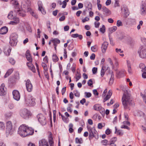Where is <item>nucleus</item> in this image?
I'll list each match as a JSON object with an SVG mask.
<instances>
[{"mask_svg": "<svg viewBox=\"0 0 146 146\" xmlns=\"http://www.w3.org/2000/svg\"><path fill=\"white\" fill-rule=\"evenodd\" d=\"M122 102L124 108L130 110V107L132 105V100L127 93H124L122 98Z\"/></svg>", "mask_w": 146, "mask_h": 146, "instance_id": "nucleus-1", "label": "nucleus"}, {"mask_svg": "<svg viewBox=\"0 0 146 146\" xmlns=\"http://www.w3.org/2000/svg\"><path fill=\"white\" fill-rule=\"evenodd\" d=\"M13 124L10 121L7 122L6 123V135H11L13 133L14 129L13 128Z\"/></svg>", "mask_w": 146, "mask_h": 146, "instance_id": "nucleus-2", "label": "nucleus"}, {"mask_svg": "<svg viewBox=\"0 0 146 146\" xmlns=\"http://www.w3.org/2000/svg\"><path fill=\"white\" fill-rule=\"evenodd\" d=\"M27 126L25 125H21L19 128L18 133L21 136L24 137L27 136L26 130Z\"/></svg>", "mask_w": 146, "mask_h": 146, "instance_id": "nucleus-3", "label": "nucleus"}, {"mask_svg": "<svg viewBox=\"0 0 146 146\" xmlns=\"http://www.w3.org/2000/svg\"><path fill=\"white\" fill-rule=\"evenodd\" d=\"M20 114L23 118L27 119L31 115V112L27 109H24L20 111Z\"/></svg>", "mask_w": 146, "mask_h": 146, "instance_id": "nucleus-4", "label": "nucleus"}, {"mask_svg": "<svg viewBox=\"0 0 146 146\" xmlns=\"http://www.w3.org/2000/svg\"><path fill=\"white\" fill-rule=\"evenodd\" d=\"M35 99L31 95H29L25 98V103L28 105L33 106L35 104Z\"/></svg>", "mask_w": 146, "mask_h": 146, "instance_id": "nucleus-5", "label": "nucleus"}, {"mask_svg": "<svg viewBox=\"0 0 146 146\" xmlns=\"http://www.w3.org/2000/svg\"><path fill=\"white\" fill-rule=\"evenodd\" d=\"M7 17L10 19H13V21H11L10 23L12 25H15L18 23L19 22V19L13 15V12H10L8 14Z\"/></svg>", "mask_w": 146, "mask_h": 146, "instance_id": "nucleus-6", "label": "nucleus"}, {"mask_svg": "<svg viewBox=\"0 0 146 146\" xmlns=\"http://www.w3.org/2000/svg\"><path fill=\"white\" fill-rule=\"evenodd\" d=\"M140 57L142 58H146V46H141L138 51Z\"/></svg>", "mask_w": 146, "mask_h": 146, "instance_id": "nucleus-7", "label": "nucleus"}, {"mask_svg": "<svg viewBox=\"0 0 146 146\" xmlns=\"http://www.w3.org/2000/svg\"><path fill=\"white\" fill-rule=\"evenodd\" d=\"M37 117L38 121L42 125H44L46 124V118L43 114H39L37 115Z\"/></svg>", "mask_w": 146, "mask_h": 146, "instance_id": "nucleus-8", "label": "nucleus"}, {"mask_svg": "<svg viewBox=\"0 0 146 146\" xmlns=\"http://www.w3.org/2000/svg\"><path fill=\"white\" fill-rule=\"evenodd\" d=\"M7 89L5 87L4 83H2L0 86V96H3L6 95L7 93Z\"/></svg>", "mask_w": 146, "mask_h": 146, "instance_id": "nucleus-9", "label": "nucleus"}, {"mask_svg": "<svg viewBox=\"0 0 146 146\" xmlns=\"http://www.w3.org/2000/svg\"><path fill=\"white\" fill-rule=\"evenodd\" d=\"M26 86L27 90L29 92H31L33 89V86L29 80H27L26 82Z\"/></svg>", "mask_w": 146, "mask_h": 146, "instance_id": "nucleus-10", "label": "nucleus"}, {"mask_svg": "<svg viewBox=\"0 0 146 146\" xmlns=\"http://www.w3.org/2000/svg\"><path fill=\"white\" fill-rule=\"evenodd\" d=\"M13 98L16 100L18 101L20 99V96L19 92L17 90H14L13 92Z\"/></svg>", "mask_w": 146, "mask_h": 146, "instance_id": "nucleus-11", "label": "nucleus"}, {"mask_svg": "<svg viewBox=\"0 0 146 146\" xmlns=\"http://www.w3.org/2000/svg\"><path fill=\"white\" fill-rule=\"evenodd\" d=\"M89 133V137L90 138H92L94 136V134L96 133V131L94 128H91L88 130Z\"/></svg>", "mask_w": 146, "mask_h": 146, "instance_id": "nucleus-12", "label": "nucleus"}, {"mask_svg": "<svg viewBox=\"0 0 146 146\" xmlns=\"http://www.w3.org/2000/svg\"><path fill=\"white\" fill-rule=\"evenodd\" d=\"M108 43L107 42H104L103 43L102 46V50L103 53H105L108 46Z\"/></svg>", "mask_w": 146, "mask_h": 146, "instance_id": "nucleus-13", "label": "nucleus"}, {"mask_svg": "<svg viewBox=\"0 0 146 146\" xmlns=\"http://www.w3.org/2000/svg\"><path fill=\"white\" fill-rule=\"evenodd\" d=\"M125 73V71L124 69L117 71L116 72L117 76L118 78H120L124 76Z\"/></svg>", "mask_w": 146, "mask_h": 146, "instance_id": "nucleus-14", "label": "nucleus"}, {"mask_svg": "<svg viewBox=\"0 0 146 146\" xmlns=\"http://www.w3.org/2000/svg\"><path fill=\"white\" fill-rule=\"evenodd\" d=\"M122 12L124 14V16L127 17L129 15V12L127 8L126 7H123L121 9Z\"/></svg>", "mask_w": 146, "mask_h": 146, "instance_id": "nucleus-15", "label": "nucleus"}, {"mask_svg": "<svg viewBox=\"0 0 146 146\" xmlns=\"http://www.w3.org/2000/svg\"><path fill=\"white\" fill-rule=\"evenodd\" d=\"M32 62H29L27 63V65L29 68L33 72H35V69L34 66L32 63Z\"/></svg>", "mask_w": 146, "mask_h": 146, "instance_id": "nucleus-16", "label": "nucleus"}, {"mask_svg": "<svg viewBox=\"0 0 146 146\" xmlns=\"http://www.w3.org/2000/svg\"><path fill=\"white\" fill-rule=\"evenodd\" d=\"M102 10L104 14L109 15L111 14V11L105 7H103L102 8Z\"/></svg>", "mask_w": 146, "mask_h": 146, "instance_id": "nucleus-17", "label": "nucleus"}, {"mask_svg": "<svg viewBox=\"0 0 146 146\" xmlns=\"http://www.w3.org/2000/svg\"><path fill=\"white\" fill-rule=\"evenodd\" d=\"M39 146H49L47 141L44 139H42L39 141Z\"/></svg>", "mask_w": 146, "mask_h": 146, "instance_id": "nucleus-18", "label": "nucleus"}, {"mask_svg": "<svg viewBox=\"0 0 146 146\" xmlns=\"http://www.w3.org/2000/svg\"><path fill=\"white\" fill-rule=\"evenodd\" d=\"M15 11L17 12V14L23 17L25 15V12L24 11L22 10H19L18 8H16Z\"/></svg>", "mask_w": 146, "mask_h": 146, "instance_id": "nucleus-19", "label": "nucleus"}, {"mask_svg": "<svg viewBox=\"0 0 146 146\" xmlns=\"http://www.w3.org/2000/svg\"><path fill=\"white\" fill-rule=\"evenodd\" d=\"M27 136L28 135H31L34 133V130L31 127H29L27 126L26 130Z\"/></svg>", "mask_w": 146, "mask_h": 146, "instance_id": "nucleus-20", "label": "nucleus"}, {"mask_svg": "<svg viewBox=\"0 0 146 146\" xmlns=\"http://www.w3.org/2000/svg\"><path fill=\"white\" fill-rule=\"evenodd\" d=\"M112 94V91L111 90H109L108 93V94L106 97L103 100V102H105L107 100L109 99Z\"/></svg>", "mask_w": 146, "mask_h": 146, "instance_id": "nucleus-21", "label": "nucleus"}, {"mask_svg": "<svg viewBox=\"0 0 146 146\" xmlns=\"http://www.w3.org/2000/svg\"><path fill=\"white\" fill-rule=\"evenodd\" d=\"M108 68H109L108 67H107L106 66H102L101 71V76L102 77H103L104 76L105 71L108 70Z\"/></svg>", "mask_w": 146, "mask_h": 146, "instance_id": "nucleus-22", "label": "nucleus"}, {"mask_svg": "<svg viewBox=\"0 0 146 146\" xmlns=\"http://www.w3.org/2000/svg\"><path fill=\"white\" fill-rule=\"evenodd\" d=\"M26 56L27 60L29 62H32V59L30 54V53L29 51L27 50L26 52Z\"/></svg>", "mask_w": 146, "mask_h": 146, "instance_id": "nucleus-23", "label": "nucleus"}, {"mask_svg": "<svg viewBox=\"0 0 146 146\" xmlns=\"http://www.w3.org/2000/svg\"><path fill=\"white\" fill-rule=\"evenodd\" d=\"M8 28L6 27H3L0 29V34L1 35L5 34L7 32Z\"/></svg>", "mask_w": 146, "mask_h": 146, "instance_id": "nucleus-24", "label": "nucleus"}, {"mask_svg": "<svg viewBox=\"0 0 146 146\" xmlns=\"http://www.w3.org/2000/svg\"><path fill=\"white\" fill-rule=\"evenodd\" d=\"M127 66L128 72L129 74H131L132 73V71L131 67L130 62L129 60H127Z\"/></svg>", "mask_w": 146, "mask_h": 146, "instance_id": "nucleus-25", "label": "nucleus"}, {"mask_svg": "<svg viewBox=\"0 0 146 146\" xmlns=\"http://www.w3.org/2000/svg\"><path fill=\"white\" fill-rule=\"evenodd\" d=\"M141 11L142 15H145L146 14V4H143L141 7Z\"/></svg>", "mask_w": 146, "mask_h": 146, "instance_id": "nucleus-26", "label": "nucleus"}, {"mask_svg": "<svg viewBox=\"0 0 146 146\" xmlns=\"http://www.w3.org/2000/svg\"><path fill=\"white\" fill-rule=\"evenodd\" d=\"M11 3L14 5L15 7H16L15 9H17L18 8V6L19 5V3L16 0H11Z\"/></svg>", "mask_w": 146, "mask_h": 146, "instance_id": "nucleus-27", "label": "nucleus"}, {"mask_svg": "<svg viewBox=\"0 0 146 146\" xmlns=\"http://www.w3.org/2000/svg\"><path fill=\"white\" fill-rule=\"evenodd\" d=\"M51 41L53 43L54 45H57V44L60 43V41L57 38L53 39L51 40Z\"/></svg>", "mask_w": 146, "mask_h": 146, "instance_id": "nucleus-28", "label": "nucleus"}, {"mask_svg": "<svg viewBox=\"0 0 146 146\" xmlns=\"http://www.w3.org/2000/svg\"><path fill=\"white\" fill-rule=\"evenodd\" d=\"M18 38L17 35L15 33L12 34L10 36V39L15 41H17Z\"/></svg>", "mask_w": 146, "mask_h": 146, "instance_id": "nucleus-29", "label": "nucleus"}, {"mask_svg": "<svg viewBox=\"0 0 146 146\" xmlns=\"http://www.w3.org/2000/svg\"><path fill=\"white\" fill-rule=\"evenodd\" d=\"M13 71V69L12 68L9 69L7 72L6 74L4 76L5 78H7V76L10 75V74Z\"/></svg>", "mask_w": 146, "mask_h": 146, "instance_id": "nucleus-30", "label": "nucleus"}, {"mask_svg": "<svg viewBox=\"0 0 146 146\" xmlns=\"http://www.w3.org/2000/svg\"><path fill=\"white\" fill-rule=\"evenodd\" d=\"M12 112L10 111L8 112L5 114V117L7 119L9 118L12 116Z\"/></svg>", "mask_w": 146, "mask_h": 146, "instance_id": "nucleus-31", "label": "nucleus"}, {"mask_svg": "<svg viewBox=\"0 0 146 146\" xmlns=\"http://www.w3.org/2000/svg\"><path fill=\"white\" fill-rule=\"evenodd\" d=\"M102 106L100 104H96L94 105V108L95 110L98 111L102 108Z\"/></svg>", "mask_w": 146, "mask_h": 146, "instance_id": "nucleus-32", "label": "nucleus"}, {"mask_svg": "<svg viewBox=\"0 0 146 146\" xmlns=\"http://www.w3.org/2000/svg\"><path fill=\"white\" fill-rule=\"evenodd\" d=\"M75 142L76 143L81 144L83 142V140L82 138L76 137L75 139Z\"/></svg>", "mask_w": 146, "mask_h": 146, "instance_id": "nucleus-33", "label": "nucleus"}, {"mask_svg": "<svg viewBox=\"0 0 146 146\" xmlns=\"http://www.w3.org/2000/svg\"><path fill=\"white\" fill-rule=\"evenodd\" d=\"M117 29V27L116 26H114L110 28L109 29V31L110 33H111L115 32Z\"/></svg>", "mask_w": 146, "mask_h": 146, "instance_id": "nucleus-34", "label": "nucleus"}, {"mask_svg": "<svg viewBox=\"0 0 146 146\" xmlns=\"http://www.w3.org/2000/svg\"><path fill=\"white\" fill-rule=\"evenodd\" d=\"M28 11L30 12V13L35 18L37 17V15L36 14L34 13V12L30 8H28Z\"/></svg>", "mask_w": 146, "mask_h": 146, "instance_id": "nucleus-35", "label": "nucleus"}, {"mask_svg": "<svg viewBox=\"0 0 146 146\" xmlns=\"http://www.w3.org/2000/svg\"><path fill=\"white\" fill-rule=\"evenodd\" d=\"M17 41H15L10 39L9 43L11 46H14L17 44Z\"/></svg>", "mask_w": 146, "mask_h": 146, "instance_id": "nucleus-36", "label": "nucleus"}, {"mask_svg": "<svg viewBox=\"0 0 146 146\" xmlns=\"http://www.w3.org/2000/svg\"><path fill=\"white\" fill-rule=\"evenodd\" d=\"M38 10L40 11L43 15L46 14V11L42 6L40 7L39 5L38 6Z\"/></svg>", "mask_w": 146, "mask_h": 146, "instance_id": "nucleus-37", "label": "nucleus"}, {"mask_svg": "<svg viewBox=\"0 0 146 146\" xmlns=\"http://www.w3.org/2000/svg\"><path fill=\"white\" fill-rule=\"evenodd\" d=\"M11 48H9L8 49H7V50H4V52L5 54L7 56H9L10 55V52H11Z\"/></svg>", "mask_w": 146, "mask_h": 146, "instance_id": "nucleus-38", "label": "nucleus"}, {"mask_svg": "<svg viewBox=\"0 0 146 146\" xmlns=\"http://www.w3.org/2000/svg\"><path fill=\"white\" fill-rule=\"evenodd\" d=\"M52 60L54 62H56L58 61L59 59L56 55L54 54L52 56Z\"/></svg>", "mask_w": 146, "mask_h": 146, "instance_id": "nucleus-39", "label": "nucleus"}, {"mask_svg": "<svg viewBox=\"0 0 146 146\" xmlns=\"http://www.w3.org/2000/svg\"><path fill=\"white\" fill-rule=\"evenodd\" d=\"M69 1V0H64L62 2V7L63 8H64L66 7L67 5V3Z\"/></svg>", "mask_w": 146, "mask_h": 146, "instance_id": "nucleus-40", "label": "nucleus"}, {"mask_svg": "<svg viewBox=\"0 0 146 146\" xmlns=\"http://www.w3.org/2000/svg\"><path fill=\"white\" fill-rule=\"evenodd\" d=\"M98 50V47L97 46L95 45L94 46H92L91 47V50L93 52H96Z\"/></svg>", "mask_w": 146, "mask_h": 146, "instance_id": "nucleus-41", "label": "nucleus"}, {"mask_svg": "<svg viewBox=\"0 0 146 146\" xmlns=\"http://www.w3.org/2000/svg\"><path fill=\"white\" fill-rule=\"evenodd\" d=\"M101 143L103 145H107L109 144L108 141L106 139H104L102 141Z\"/></svg>", "mask_w": 146, "mask_h": 146, "instance_id": "nucleus-42", "label": "nucleus"}, {"mask_svg": "<svg viewBox=\"0 0 146 146\" xmlns=\"http://www.w3.org/2000/svg\"><path fill=\"white\" fill-rule=\"evenodd\" d=\"M4 123L3 122H0V130H3L5 129Z\"/></svg>", "mask_w": 146, "mask_h": 146, "instance_id": "nucleus-43", "label": "nucleus"}, {"mask_svg": "<svg viewBox=\"0 0 146 146\" xmlns=\"http://www.w3.org/2000/svg\"><path fill=\"white\" fill-rule=\"evenodd\" d=\"M117 138L116 137H114L112 138L110 140V143L111 144H114V143L116 141Z\"/></svg>", "mask_w": 146, "mask_h": 146, "instance_id": "nucleus-44", "label": "nucleus"}, {"mask_svg": "<svg viewBox=\"0 0 146 146\" xmlns=\"http://www.w3.org/2000/svg\"><path fill=\"white\" fill-rule=\"evenodd\" d=\"M42 66L45 71L47 70V66L45 63L42 62Z\"/></svg>", "mask_w": 146, "mask_h": 146, "instance_id": "nucleus-45", "label": "nucleus"}, {"mask_svg": "<svg viewBox=\"0 0 146 146\" xmlns=\"http://www.w3.org/2000/svg\"><path fill=\"white\" fill-rule=\"evenodd\" d=\"M74 93L75 96L78 97H79L80 96V93L77 90L74 91Z\"/></svg>", "mask_w": 146, "mask_h": 146, "instance_id": "nucleus-46", "label": "nucleus"}, {"mask_svg": "<svg viewBox=\"0 0 146 146\" xmlns=\"http://www.w3.org/2000/svg\"><path fill=\"white\" fill-rule=\"evenodd\" d=\"M105 27L104 25H103L102 27L100 29V30L102 33H104L105 32Z\"/></svg>", "mask_w": 146, "mask_h": 146, "instance_id": "nucleus-47", "label": "nucleus"}, {"mask_svg": "<svg viewBox=\"0 0 146 146\" xmlns=\"http://www.w3.org/2000/svg\"><path fill=\"white\" fill-rule=\"evenodd\" d=\"M101 114L102 115H104L105 114V109L103 108L102 107L101 109L98 110Z\"/></svg>", "mask_w": 146, "mask_h": 146, "instance_id": "nucleus-48", "label": "nucleus"}, {"mask_svg": "<svg viewBox=\"0 0 146 146\" xmlns=\"http://www.w3.org/2000/svg\"><path fill=\"white\" fill-rule=\"evenodd\" d=\"M116 25L117 26L119 27L123 25V24L121 21L120 20H118L117 22Z\"/></svg>", "mask_w": 146, "mask_h": 146, "instance_id": "nucleus-49", "label": "nucleus"}, {"mask_svg": "<svg viewBox=\"0 0 146 146\" xmlns=\"http://www.w3.org/2000/svg\"><path fill=\"white\" fill-rule=\"evenodd\" d=\"M48 140L50 146H53V138H49L48 139Z\"/></svg>", "mask_w": 146, "mask_h": 146, "instance_id": "nucleus-50", "label": "nucleus"}, {"mask_svg": "<svg viewBox=\"0 0 146 146\" xmlns=\"http://www.w3.org/2000/svg\"><path fill=\"white\" fill-rule=\"evenodd\" d=\"M9 62L12 65H14L15 62V60L12 58H10L9 60Z\"/></svg>", "mask_w": 146, "mask_h": 146, "instance_id": "nucleus-51", "label": "nucleus"}, {"mask_svg": "<svg viewBox=\"0 0 146 146\" xmlns=\"http://www.w3.org/2000/svg\"><path fill=\"white\" fill-rule=\"evenodd\" d=\"M115 51L118 53H123V52L121 49L118 48H116L115 49Z\"/></svg>", "mask_w": 146, "mask_h": 146, "instance_id": "nucleus-52", "label": "nucleus"}, {"mask_svg": "<svg viewBox=\"0 0 146 146\" xmlns=\"http://www.w3.org/2000/svg\"><path fill=\"white\" fill-rule=\"evenodd\" d=\"M88 86H91L93 84L92 80L91 79H90L88 82Z\"/></svg>", "mask_w": 146, "mask_h": 146, "instance_id": "nucleus-53", "label": "nucleus"}, {"mask_svg": "<svg viewBox=\"0 0 146 146\" xmlns=\"http://www.w3.org/2000/svg\"><path fill=\"white\" fill-rule=\"evenodd\" d=\"M84 94L86 96V97L87 98H89L90 97L92 96L90 92H85Z\"/></svg>", "mask_w": 146, "mask_h": 146, "instance_id": "nucleus-54", "label": "nucleus"}, {"mask_svg": "<svg viewBox=\"0 0 146 146\" xmlns=\"http://www.w3.org/2000/svg\"><path fill=\"white\" fill-rule=\"evenodd\" d=\"M119 1H116L114 4V7H119Z\"/></svg>", "mask_w": 146, "mask_h": 146, "instance_id": "nucleus-55", "label": "nucleus"}, {"mask_svg": "<svg viewBox=\"0 0 146 146\" xmlns=\"http://www.w3.org/2000/svg\"><path fill=\"white\" fill-rule=\"evenodd\" d=\"M113 80H114L113 77L112 76V75L111 76V77L110 78V80L109 82V84L110 85H111L113 84Z\"/></svg>", "mask_w": 146, "mask_h": 146, "instance_id": "nucleus-56", "label": "nucleus"}, {"mask_svg": "<svg viewBox=\"0 0 146 146\" xmlns=\"http://www.w3.org/2000/svg\"><path fill=\"white\" fill-rule=\"evenodd\" d=\"M121 128L122 129H126L128 130H129L130 129V128L128 127L125 125V124L122 125L121 127Z\"/></svg>", "mask_w": 146, "mask_h": 146, "instance_id": "nucleus-57", "label": "nucleus"}, {"mask_svg": "<svg viewBox=\"0 0 146 146\" xmlns=\"http://www.w3.org/2000/svg\"><path fill=\"white\" fill-rule=\"evenodd\" d=\"M81 74L77 71L75 74V77L78 78H81Z\"/></svg>", "mask_w": 146, "mask_h": 146, "instance_id": "nucleus-58", "label": "nucleus"}, {"mask_svg": "<svg viewBox=\"0 0 146 146\" xmlns=\"http://www.w3.org/2000/svg\"><path fill=\"white\" fill-rule=\"evenodd\" d=\"M89 18H88L87 17H85L84 19H83L82 20L83 23H84L86 21H88L89 20Z\"/></svg>", "mask_w": 146, "mask_h": 146, "instance_id": "nucleus-59", "label": "nucleus"}, {"mask_svg": "<svg viewBox=\"0 0 146 146\" xmlns=\"http://www.w3.org/2000/svg\"><path fill=\"white\" fill-rule=\"evenodd\" d=\"M126 121H124L123 122V124L125 125H130V123L129 121L128 120H126Z\"/></svg>", "mask_w": 146, "mask_h": 146, "instance_id": "nucleus-60", "label": "nucleus"}, {"mask_svg": "<svg viewBox=\"0 0 146 146\" xmlns=\"http://www.w3.org/2000/svg\"><path fill=\"white\" fill-rule=\"evenodd\" d=\"M116 133L117 134V135H122L123 134V133L122 132V131L120 130H118L117 131Z\"/></svg>", "mask_w": 146, "mask_h": 146, "instance_id": "nucleus-61", "label": "nucleus"}, {"mask_svg": "<svg viewBox=\"0 0 146 146\" xmlns=\"http://www.w3.org/2000/svg\"><path fill=\"white\" fill-rule=\"evenodd\" d=\"M108 61L111 65H113V63L112 60L110 58H108Z\"/></svg>", "mask_w": 146, "mask_h": 146, "instance_id": "nucleus-62", "label": "nucleus"}, {"mask_svg": "<svg viewBox=\"0 0 146 146\" xmlns=\"http://www.w3.org/2000/svg\"><path fill=\"white\" fill-rule=\"evenodd\" d=\"M140 94L141 96H142L143 98L144 101L146 104V96H145L144 95H143L141 93Z\"/></svg>", "mask_w": 146, "mask_h": 146, "instance_id": "nucleus-63", "label": "nucleus"}, {"mask_svg": "<svg viewBox=\"0 0 146 146\" xmlns=\"http://www.w3.org/2000/svg\"><path fill=\"white\" fill-rule=\"evenodd\" d=\"M97 68L94 67L92 68V71L93 74H95L97 71Z\"/></svg>", "mask_w": 146, "mask_h": 146, "instance_id": "nucleus-64", "label": "nucleus"}]
</instances>
